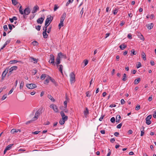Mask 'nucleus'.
Segmentation results:
<instances>
[{
  "label": "nucleus",
  "instance_id": "nucleus-1",
  "mask_svg": "<svg viewBox=\"0 0 156 156\" xmlns=\"http://www.w3.org/2000/svg\"><path fill=\"white\" fill-rule=\"evenodd\" d=\"M41 111L42 109H39L36 112L33 118L32 121L36 120L38 118L39 116L42 113Z\"/></svg>",
  "mask_w": 156,
  "mask_h": 156
},
{
  "label": "nucleus",
  "instance_id": "nucleus-2",
  "mask_svg": "<svg viewBox=\"0 0 156 156\" xmlns=\"http://www.w3.org/2000/svg\"><path fill=\"white\" fill-rule=\"evenodd\" d=\"M70 81L71 83H74L75 81V75L73 72H71L70 75Z\"/></svg>",
  "mask_w": 156,
  "mask_h": 156
},
{
  "label": "nucleus",
  "instance_id": "nucleus-3",
  "mask_svg": "<svg viewBox=\"0 0 156 156\" xmlns=\"http://www.w3.org/2000/svg\"><path fill=\"white\" fill-rule=\"evenodd\" d=\"M27 87L30 89H34L37 87L36 85L34 83L27 84L26 85Z\"/></svg>",
  "mask_w": 156,
  "mask_h": 156
},
{
  "label": "nucleus",
  "instance_id": "nucleus-4",
  "mask_svg": "<svg viewBox=\"0 0 156 156\" xmlns=\"http://www.w3.org/2000/svg\"><path fill=\"white\" fill-rule=\"evenodd\" d=\"M152 116L151 115H149L146 118V123L148 125L150 124L151 122L150 120Z\"/></svg>",
  "mask_w": 156,
  "mask_h": 156
},
{
  "label": "nucleus",
  "instance_id": "nucleus-5",
  "mask_svg": "<svg viewBox=\"0 0 156 156\" xmlns=\"http://www.w3.org/2000/svg\"><path fill=\"white\" fill-rule=\"evenodd\" d=\"M30 10L29 7H27L25 8L24 11H23V14H25L26 15H28L30 14Z\"/></svg>",
  "mask_w": 156,
  "mask_h": 156
},
{
  "label": "nucleus",
  "instance_id": "nucleus-6",
  "mask_svg": "<svg viewBox=\"0 0 156 156\" xmlns=\"http://www.w3.org/2000/svg\"><path fill=\"white\" fill-rule=\"evenodd\" d=\"M60 115H61L62 119L66 121L67 120L68 117L67 116L65 115V113L63 111H61L60 112Z\"/></svg>",
  "mask_w": 156,
  "mask_h": 156
},
{
  "label": "nucleus",
  "instance_id": "nucleus-7",
  "mask_svg": "<svg viewBox=\"0 0 156 156\" xmlns=\"http://www.w3.org/2000/svg\"><path fill=\"white\" fill-rule=\"evenodd\" d=\"M49 62L51 63H54L55 62V57L52 54L50 56V59L49 61Z\"/></svg>",
  "mask_w": 156,
  "mask_h": 156
},
{
  "label": "nucleus",
  "instance_id": "nucleus-8",
  "mask_svg": "<svg viewBox=\"0 0 156 156\" xmlns=\"http://www.w3.org/2000/svg\"><path fill=\"white\" fill-rule=\"evenodd\" d=\"M50 107L51 108H52L55 112H58V108L56 105H55L53 104H52L50 105Z\"/></svg>",
  "mask_w": 156,
  "mask_h": 156
},
{
  "label": "nucleus",
  "instance_id": "nucleus-9",
  "mask_svg": "<svg viewBox=\"0 0 156 156\" xmlns=\"http://www.w3.org/2000/svg\"><path fill=\"white\" fill-rule=\"evenodd\" d=\"M17 69V66H13L10 69L9 71V72L8 75H10L12 73V72L14 70H16Z\"/></svg>",
  "mask_w": 156,
  "mask_h": 156
},
{
  "label": "nucleus",
  "instance_id": "nucleus-10",
  "mask_svg": "<svg viewBox=\"0 0 156 156\" xmlns=\"http://www.w3.org/2000/svg\"><path fill=\"white\" fill-rule=\"evenodd\" d=\"M8 72V69H5L4 71L3 72L2 74V80H3L5 77L6 76V75L7 74Z\"/></svg>",
  "mask_w": 156,
  "mask_h": 156
},
{
  "label": "nucleus",
  "instance_id": "nucleus-11",
  "mask_svg": "<svg viewBox=\"0 0 156 156\" xmlns=\"http://www.w3.org/2000/svg\"><path fill=\"white\" fill-rule=\"evenodd\" d=\"M39 9V7L37 5L35 6L33 8L32 13H34L36 12Z\"/></svg>",
  "mask_w": 156,
  "mask_h": 156
},
{
  "label": "nucleus",
  "instance_id": "nucleus-12",
  "mask_svg": "<svg viewBox=\"0 0 156 156\" xmlns=\"http://www.w3.org/2000/svg\"><path fill=\"white\" fill-rule=\"evenodd\" d=\"M58 55L60 58H64L65 59L67 58L66 55L62 53V52L58 53Z\"/></svg>",
  "mask_w": 156,
  "mask_h": 156
},
{
  "label": "nucleus",
  "instance_id": "nucleus-13",
  "mask_svg": "<svg viewBox=\"0 0 156 156\" xmlns=\"http://www.w3.org/2000/svg\"><path fill=\"white\" fill-rule=\"evenodd\" d=\"M44 17H41L39 18L38 19H37V22L38 23H39L40 24H41L44 20Z\"/></svg>",
  "mask_w": 156,
  "mask_h": 156
},
{
  "label": "nucleus",
  "instance_id": "nucleus-14",
  "mask_svg": "<svg viewBox=\"0 0 156 156\" xmlns=\"http://www.w3.org/2000/svg\"><path fill=\"white\" fill-rule=\"evenodd\" d=\"M60 63V58L57 55L56 60L55 64L58 67V65Z\"/></svg>",
  "mask_w": 156,
  "mask_h": 156
},
{
  "label": "nucleus",
  "instance_id": "nucleus-15",
  "mask_svg": "<svg viewBox=\"0 0 156 156\" xmlns=\"http://www.w3.org/2000/svg\"><path fill=\"white\" fill-rule=\"evenodd\" d=\"M66 13H63L62 16L60 19V21L62 22H64V20L66 17Z\"/></svg>",
  "mask_w": 156,
  "mask_h": 156
},
{
  "label": "nucleus",
  "instance_id": "nucleus-16",
  "mask_svg": "<svg viewBox=\"0 0 156 156\" xmlns=\"http://www.w3.org/2000/svg\"><path fill=\"white\" fill-rule=\"evenodd\" d=\"M138 37L143 41H144V38L142 34L140 33H138L137 34Z\"/></svg>",
  "mask_w": 156,
  "mask_h": 156
},
{
  "label": "nucleus",
  "instance_id": "nucleus-17",
  "mask_svg": "<svg viewBox=\"0 0 156 156\" xmlns=\"http://www.w3.org/2000/svg\"><path fill=\"white\" fill-rule=\"evenodd\" d=\"M48 77L49 78L50 80H51L52 82L54 84L55 86H57V83L54 79L50 77L49 76H48Z\"/></svg>",
  "mask_w": 156,
  "mask_h": 156
},
{
  "label": "nucleus",
  "instance_id": "nucleus-18",
  "mask_svg": "<svg viewBox=\"0 0 156 156\" xmlns=\"http://www.w3.org/2000/svg\"><path fill=\"white\" fill-rule=\"evenodd\" d=\"M126 47V45L125 44H122L119 46L120 48L122 50H123Z\"/></svg>",
  "mask_w": 156,
  "mask_h": 156
},
{
  "label": "nucleus",
  "instance_id": "nucleus-19",
  "mask_svg": "<svg viewBox=\"0 0 156 156\" xmlns=\"http://www.w3.org/2000/svg\"><path fill=\"white\" fill-rule=\"evenodd\" d=\"M120 119V116L119 115H117L116 117V122L117 123H119Z\"/></svg>",
  "mask_w": 156,
  "mask_h": 156
},
{
  "label": "nucleus",
  "instance_id": "nucleus-20",
  "mask_svg": "<svg viewBox=\"0 0 156 156\" xmlns=\"http://www.w3.org/2000/svg\"><path fill=\"white\" fill-rule=\"evenodd\" d=\"M58 70L62 74H63L62 73V69H63V66L62 65H58Z\"/></svg>",
  "mask_w": 156,
  "mask_h": 156
},
{
  "label": "nucleus",
  "instance_id": "nucleus-21",
  "mask_svg": "<svg viewBox=\"0 0 156 156\" xmlns=\"http://www.w3.org/2000/svg\"><path fill=\"white\" fill-rule=\"evenodd\" d=\"M154 24L153 23H149L148 24L147 27L149 29L151 30L153 27Z\"/></svg>",
  "mask_w": 156,
  "mask_h": 156
},
{
  "label": "nucleus",
  "instance_id": "nucleus-22",
  "mask_svg": "<svg viewBox=\"0 0 156 156\" xmlns=\"http://www.w3.org/2000/svg\"><path fill=\"white\" fill-rule=\"evenodd\" d=\"M43 35L44 38H47L48 37V35L47 34V31H44L43 32Z\"/></svg>",
  "mask_w": 156,
  "mask_h": 156
},
{
  "label": "nucleus",
  "instance_id": "nucleus-23",
  "mask_svg": "<svg viewBox=\"0 0 156 156\" xmlns=\"http://www.w3.org/2000/svg\"><path fill=\"white\" fill-rule=\"evenodd\" d=\"M142 57L144 61L146 60V58L145 53L144 52H142L141 54Z\"/></svg>",
  "mask_w": 156,
  "mask_h": 156
},
{
  "label": "nucleus",
  "instance_id": "nucleus-24",
  "mask_svg": "<svg viewBox=\"0 0 156 156\" xmlns=\"http://www.w3.org/2000/svg\"><path fill=\"white\" fill-rule=\"evenodd\" d=\"M48 76H47L46 79L44 80V83L45 84H47L49 82L50 79L48 77Z\"/></svg>",
  "mask_w": 156,
  "mask_h": 156
},
{
  "label": "nucleus",
  "instance_id": "nucleus-25",
  "mask_svg": "<svg viewBox=\"0 0 156 156\" xmlns=\"http://www.w3.org/2000/svg\"><path fill=\"white\" fill-rule=\"evenodd\" d=\"M140 81V78H139L136 79H135L134 80V84H138Z\"/></svg>",
  "mask_w": 156,
  "mask_h": 156
},
{
  "label": "nucleus",
  "instance_id": "nucleus-26",
  "mask_svg": "<svg viewBox=\"0 0 156 156\" xmlns=\"http://www.w3.org/2000/svg\"><path fill=\"white\" fill-rule=\"evenodd\" d=\"M89 111L88 109L87 108H86V110L84 111V114L85 115H87L89 114Z\"/></svg>",
  "mask_w": 156,
  "mask_h": 156
},
{
  "label": "nucleus",
  "instance_id": "nucleus-27",
  "mask_svg": "<svg viewBox=\"0 0 156 156\" xmlns=\"http://www.w3.org/2000/svg\"><path fill=\"white\" fill-rule=\"evenodd\" d=\"M48 97L52 101L54 102L55 101V99L53 97L50 95H48Z\"/></svg>",
  "mask_w": 156,
  "mask_h": 156
},
{
  "label": "nucleus",
  "instance_id": "nucleus-28",
  "mask_svg": "<svg viewBox=\"0 0 156 156\" xmlns=\"http://www.w3.org/2000/svg\"><path fill=\"white\" fill-rule=\"evenodd\" d=\"M13 144H10L8 145L5 148L8 150H10L11 148L12 147L13 145Z\"/></svg>",
  "mask_w": 156,
  "mask_h": 156
},
{
  "label": "nucleus",
  "instance_id": "nucleus-29",
  "mask_svg": "<svg viewBox=\"0 0 156 156\" xmlns=\"http://www.w3.org/2000/svg\"><path fill=\"white\" fill-rule=\"evenodd\" d=\"M126 77L127 76H126V74L125 73L123 74V76L122 79V80L124 81H126Z\"/></svg>",
  "mask_w": 156,
  "mask_h": 156
},
{
  "label": "nucleus",
  "instance_id": "nucleus-30",
  "mask_svg": "<svg viewBox=\"0 0 156 156\" xmlns=\"http://www.w3.org/2000/svg\"><path fill=\"white\" fill-rule=\"evenodd\" d=\"M63 23V22H62L61 21H60V23H59L58 25V27L59 29H60L61 28V27L63 26L64 25Z\"/></svg>",
  "mask_w": 156,
  "mask_h": 156
},
{
  "label": "nucleus",
  "instance_id": "nucleus-31",
  "mask_svg": "<svg viewBox=\"0 0 156 156\" xmlns=\"http://www.w3.org/2000/svg\"><path fill=\"white\" fill-rule=\"evenodd\" d=\"M20 61H17L16 60H13L12 61H11L10 62V64H14L17 63V62H20Z\"/></svg>",
  "mask_w": 156,
  "mask_h": 156
},
{
  "label": "nucleus",
  "instance_id": "nucleus-32",
  "mask_svg": "<svg viewBox=\"0 0 156 156\" xmlns=\"http://www.w3.org/2000/svg\"><path fill=\"white\" fill-rule=\"evenodd\" d=\"M22 6H20V8L19 9V12L20 13V14H21L22 15H23V9H22Z\"/></svg>",
  "mask_w": 156,
  "mask_h": 156
},
{
  "label": "nucleus",
  "instance_id": "nucleus-33",
  "mask_svg": "<svg viewBox=\"0 0 156 156\" xmlns=\"http://www.w3.org/2000/svg\"><path fill=\"white\" fill-rule=\"evenodd\" d=\"M24 82L23 81H22L20 85V89L22 88L24 85Z\"/></svg>",
  "mask_w": 156,
  "mask_h": 156
},
{
  "label": "nucleus",
  "instance_id": "nucleus-34",
  "mask_svg": "<svg viewBox=\"0 0 156 156\" xmlns=\"http://www.w3.org/2000/svg\"><path fill=\"white\" fill-rule=\"evenodd\" d=\"M46 77V74H43L41 76V79L42 80H44Z\"/></svg>",
  "mask_w": 156,
  "mask_h": 156
},
{
  "label": "nucleus",
  "instance_id": "nucleus-35",
  "mask_svg": "<svg viewBox=\"0 0 156 156\" xmlns=\"http://www.w3.org/2000/svg\"><path fill=\"white\" fill-rule=\"evenodd\" d=\"M66 121L62 119L61 120H60L59 121V123L60 125H63L64 124L65 122Z\"/></svg>",
  "mask_w": 156,
  "mask_h": 156
},
{
  "label": "nucleus",
  "instance_id": "nucleus-36",
  "mask_svg": "<svg viewBox=\"0 0 156 156\" xmlns=\"http://www.w3.org/2000/svg\"><path fill=\"white\" fill-rule=\"evenodd\" d=\"M17 132V129H12L11 131V133L12 134L14 133H15Z\"/></svg>",
  "mask_w": 156,
  "mask_h": 156
},
{
  "label": "nucleus",
  "instance_id": "nucleus-37",
  "mask_svg": "<svg viewBox=\"0 0 156 156\" xmlns=\"http://www.w3.org/2000/svg\"><path fill=\"white\" fill-rule=\"evenodd\" d=\"M11 41L10 40H7L4 44V45L5 47L8 44H9Z\"/></svg>",
  "mask_w": 156,
  "mask_h": 156
},
{
  "label": "nucleus",
  "instance_id": "nucleus-38",
  "mask_svg": "<svg viewBox=\"0 0 156 156\" xmlns=\"http://www.w3.org/2000/svg\"><path fill=\"white\" fill-rule=\"evenodd\" d=\"M73 1V0H69L66 4V6H68L70 3H72Z\"/></svg>",
  "mask_w": 156,
  "mask_h": 156
},
{
  "label": "nucleus",
  "instance_id": "nucleus-39",
  "mask_svg": "<svg viewBox=\"0 0 156 156\" xmlns=\"http://www.w3.org/2000/svg\"><path fill=\"white\" fill-rule=\"evenodd\" d=\"M41 26H37L35 27V28L36 30H37L39 31L41 30Z\"/></svg>",
  "mask_w": 156,
  "mask_h": 156
},
{
  "label": "nucleus",
  "instance_id": "nucleus-40",
  "mask_svg": "<svg viewBox=\"0 0 156 156\" xmlns=\"http://www.w3.org/2000/svg\"><path fill=\"white\" fill-rule=\"evenodd\" d=\"M51 16L50 15H49L48 16L47 18L46 19L47 20H48V21H50V22L49 23H50V22L52 20H51Z\"/></svg>",
  "mask_w": 156,
  "mask_h": 156
},
{
  "label": "nucleus",
  "instance_id": "nucleus-41",
  "mask_svg": "<svg viewBox=\"0 0 156 156\" xmlns=\"http://www.w3.org/2000/svg\"><path fill=\"white\" fill-rule=\"evenodd\" d=\"M32 44L34 45H37L38 44V43L37 42L34 41L32 42Z\"/></svg>",
  "mask_w": 156,
  "mask_h": 156
},
{
  "label": "nucleus",
  "instance_id": "nucleus-42",
  "mask_svg": "<svg viewBox=\"0 0 156 156\" xmlns=\"http://www.w3.org/2000/svg\"><path fill=\"white\" fill-rule=\"evenodd\" d=\"M118 11V9H115L113 11V13L114 15H115L117 14Z\"/></svg>",
  "mask_w": 156,
  "mask_h": 156
},
{
  "label": "nucleus",
  "instance_id": "nucleus-43",
  "mask_svg": "<svg viewBox=\"0 0 156 156\" xmlns=\"http://www.w3.org/2000/svg\"><path fill=\"white\" fill-rule=\"evenodd\" d=\"M140 108V105H137V106H136L135 108V110H136L138 111L139 110Z\"/></svg>",
  "mask_w": 156,
  "mask_h": 156
},
{
  "label": "nucleus",
  "instance_id": "nucleus-44",
  "mask_svg": "<svg viewBox=\"0 0 156 156\" xmlns=\"http://www.w3.org/2000/svg\"><path fill=\"white\" fill-rule=\"evenodd\" d=\"M12 4L14 5H16L18 3L17 0H13L12 2Z\"/></svg>",
  "mask_w": 156,
  "mask_h": 156
},
{
  "label": "nucleus",
  "instance_id": "nucleus-45",
  "mask_svg": "<svg viewBox=\"0 0 156 156\" xmlns=\"http://www.w3.org/2000/svg\"><path fill=\"white\" fill-rule=\"evenodd\" d=\"M4 30L5 31H7L8 30L7 26L6 25H4L3 26Z\"/></svg>",
  "mask_w": 156,
  "mask_h": 156
},
{
  "label": "nucleus",
  "instance_id": "nucleus-46",
  "mask_svg": "<svg viewBox=\"0 0 156 156\" xmlns=\"http://www.w3.org/2000/svg\"><path fill=\"white\" fill-rule=\"evenodd\" d=\"M115 118L114 117H112L111 119H110V121H111V122H112V123H114L115 122Z\"/></svg>",
  "mask_w": 156,
  "mask_h": 156
},
{
  "label": "nucleus",
  "instance_id": "nucleus-47",
  "mask_svg": "<svg viewBox=\"0 0 156 156\" xmlns=\"http://www.w3.org/2000/svg\"><path fill=\"white\" fill-rule=\"evenodd\" d=\"M90 92L89 91H88L86 92V96L87 97H90L91 95L90 94Z\"/></svg>",
  "mask_w": 156,
  "mask_h": 156
},
{
  "label": "nucleus",
  "instance_id": "nucleus-48",
  "mask_svg": "<svg viewBox=\"0 0 156 156\" xmlns=\"http://www.w3.org/2000/svg\"><path fill=\"white\" fill-rule=\"evenodd\" d=\"M58 7L57 6V5L55 4L54 5V11H55L58 8Z\"/></svg>",
  "mask_w": 156,
  "mask_h": 156
},
{
  "label": "nucleus",
  "instance_id": "nucleus-49",
  "mask_svg": "<svg viewBox=\"0 0 156 156\" xmlns=\"http://www.w3.org/2000/svg\"><path fill=\"white\" fill-rule=\"evenodd\" d=\"M141 66V63L140 62H138V64L136 66V67L137 68H139Z\"/></svg>",
  "mask_w": 156,
  "mask_h": 156
},
{
  "label": "nucleus",
  "instance_id": "nucleus-50",
  "mask_svg": "<svg viewBox=\"0 0 156 156\" xmlns=\"http://www.w3.org/2000/svg\"><path fill=\"white\" fill-rule=\"evenodd\" d=\"M7 98V95L6 94L4 95L2 98L1 100H3Z\"/></svg>",
  "mask_w": 156,
  "mask_h": 156
},
{
  "label": "nucleus",
  "instance_id": "nucleus-51",
  "mask_svg": "<svg viewBox=\"0 0 156 156\" xmlns=\"http://www.w3.org/2000/svg\"><path fill=\"white\" fill-rule=\"evenodd\" d=\"M122 125V123H120L117 126V128L118 129H120L121 128Z\"/></svg>",
  "mask_w": 156,
  "mask_h": 156
},
{
  "label": "nucleus",
  "instance_id": "nucleus-52",
  "mask_svg": "<svg viewBox=\"0 0 156 156\" xmlns=\"http://www.w3.org/2000/svg\"><path fill=\"white\" fill-rule=\"evenodd\" d=\"M51 26H50L48 28V31H47V33H49L51 31Z\"/></svg>",
  "mask_w": 156,
  "mask_h": 156
},
{
  "label": "nucleus",
  "instance_id": "nucleus-53",
  "mask_svg": "<svg viewBox=\"0 0 156 156\" xmlns=\"http://www.w3.org/2000/svg\"><path fill=\"white\" fill-rule=\"evenodd\" d=\"M64 108H67V101H65L64 102Z\"/></svg>",
  "mask_w": 156,
  "mask_h": 156
},
{
  "label": "nucleus",
  "instance_id": "nucleus-54",
  "mask_svg": "<svg viewBox=\"0 0 156 156\" xmlns=\"http://www.w3.org/2000/svg\"><path fill=\"white\" fill-rule=\"evenodd\" d=\"M131 52L133 55H136V53L135 51L133 49L132 50Z\"/></svg>",
  "mask_w": 156,
  "mask_h": 156
},
{
  "label": "nucleus",
  "instance_id": "nucleus-55",
  "mask_svg": "<svg viewBox=\"0 0 156 156\" xmlns=\"http://www.w3.org/2000/svg\"><path fill=\"white\" fill-rule=\"evenodd\" d=\"M108 154H107L106 156H110V155L111 154V150H110L109 149H108Z\"/></svg>",
  "mask_w": 156,
  "mask_h": 156
},
{
  "label": "nucleus",
  "instance_id": "nucleus-56",
  "mask_svg": "<svg viewBox=\"0 0 156 156\" xmlns=\"http://www.w3.org/2000/svg\"><path fill=\"white\" fill-rule=\"evenodd\" d=\"M84 64H85V66H86L88 63V60H84Z\"/></svg>",
  "mask_w": 156,
  "mask_h": 156
},
{
  "label": "nucleus",
  "instance_id": "nucleus-57",
  "mask_svg": "<svg viewBox=\"0 0 156 156\" xmlns=\"http://www.w3.org/2000/svg\"><path fill=\"white\" fill-rule=\"evenodd\" d=\"M125 102L124 101V100L123 99H122L121 100V103L122 105H123L124 104Z\"/></svg>",
  "mask_w": 156,
  "mask_h": 156
},
{
  "label": "nucleus",
  "instance_id": "nucleus-58",
  "mask_svg": "<svg viewBox=\"0 0 156 156\" xmlns=\"http://www.w3.org/2000/svg\"><path fill=\"white\" fill-rule=\"evenodd\" d=\"M83 8H82V9L80 12V14L81 15V17H82V15L83 13Z\"/></svg>",
  "mask_w": 156,
  "mask_h": 156
},
{
  "label": "nucleus",
  "instance_id": "nucleus-59",
  "mask_svg": "<svg viewBox=\"0 0 156 156\" xmlns=\"http://www.w3.org/2000/svg\"><path fill=\"white\" fill-rule=\"evenodd\" d=\"M94 79L93 78H92L90 81V85H91V84H92V83L93 82H94Z\"/></svg>",
  "mask_w": 156,
  "mask_h": 156
},
{
  "label": "nucleus",
  "instance_id": "nucleus-60",
  "mask_svg": "<svg viewBox=\"0 0 156 156\" xmlns=\"http://www.w3.org/2000/svg\"><path fill=\"white\" fill-rule=\"evenodd\" d=\"M104 117V115H101V117L99 119V120L101 121H102Z\"/></svg>",
  "mask_w": 156,
  "mask_h": 156
},
{
  "label": "nucleus",
  "instance_id": "nucleus-61",
  "mask_svg": "<svg viewBox=\"0 0 156 156\" xmlns=\"http://www.w3.org/2000/svg\"><path fill=\"white\" fill-rule=\"evenodd\" d=\"M127 37L129 39H131L132 38V36L131 34H128L127 36Z\"/></svg>",
  "mask_w": 156,
  "mask_h": 156
},
{
  "label": "nucleus",
  "instance_id": "nucleus-62",
  "mask_svg": "<svg viewBox=\"0 0 156 156\" xmlns=\"http://www.w3.org/2000/svg\"><path fill=\"white\" fill-rule=\"evenodd\" d=\"M115 139L114 138H111L110 139V141L112 143H114L115 142Z\"/></svg>",
  "mask_w": 156,
  "mask_h": 156
},
{
  "label": "nucleus",
  "instance_id": "nucleus-63",
  "mask_svg": "<svg viewBox=\"0 0 156 156\" xmlns=\"http://www.w3.org/2000/svg\"><path fill=\"white\" fill-rule=\"evenodd\" d=\"M8 26H9V29L11 30H12V26L11 24H9L8 25Z\"/></svg>",
  "mask_w": 156,
  "mask_h": 156
},
{
  "label": "nucleus",
  "instance_id": "nucleus-64",
  "mask_svg": "<svg viewBox=\"0 0 156 156\" xmlns=\"http://www.w3.org/2000/svg\"><path fill=\"white\" fill-rule=\"evenodd\" d=\"M153 117L154 118H156V111H155V112L154 113L153 115Z\"/></svg>",
  "mask_w": 156,
  "mask_h": 156
}]
</instances>
